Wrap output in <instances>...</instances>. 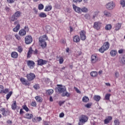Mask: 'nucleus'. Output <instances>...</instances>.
<instances>
[{"mask_svg": "<svg viewBox=\"0 0 125 125\" xmlns=\"http://www.w3.org/2000/svg\"><path fill=\"white\" fill-rule=\"evenodd\" d=\"M116 54H117V51L115 50H112L110 52V55H111L112 56H116Z\"/></svg>", "mask_w": 125, "mask_h": 125, "instance_id": "e433bc0d", "label": "nucleus"}, {"mask_svg": "<svg viewBox=\"0 0 125 125\" xmlns=\"http://www.w3.org/2000/svg\"><path fill=\"white\" fill-rule=\"evenodd\" d=\"M38 8L39 10H42V9H43V5L42 4H40L38 6Z\"/></svg>", "mask_w": 125, "mask_h": 125, "instance_id": "a18cd8bd", "label": "nucleus"}, {"mask_svg": "<svg viewBox=\"0 0 125 125\" xmlns=\"http://www.w3.org/2000/svg\"><path fill=\"white\" fill-rule=\"evenodd\" d=\"M33 117H34L33 114H30V113H26L25 114V117H24V118L25 119H28V120H31V119H32V118H33Z\"/></svg>", "mask_w": 125, "mask_h": 125, "instance_id": "f3484780", "label": "nucleus"}, {"mask_svg": "<svg viewBox=\"0 0 125 125\" xmlns=\"http://www.w3.org/2000/svg\"><path fill=\"white\" fill-rule=\"evenodd\" d=\"M119 77H120V73H119V72H115V77L116 78H119Z\"/></svg>", "mask_w": 125, "mask_h": 125, "instance_id": "bf43d9fd", "label": "nucleus"}, {"mask_svg": "<svg viewBox=\"0 0 125 125\" xmlns=\"http://www.w3.org/2000/svg\"><path fill=\"white\" fill-rule=\"evenodd\" d=\"M33 42V38L32 36L28 35L25 37V43L26 44H30Z\"/></svg>", "mask_w": 125, "mask_h": 125, "instance_id": "423d86ee", "label": "nucleus"}, {"mask_svg": "<svg viewBox=\"0 0 125 125\" xmlns=\"http://www.w3.org/2000/svg\"><path fill=\"white\" fill-rule=\"evenodd\" d=\"M20 12L19 11H17L16 13H15V14H14V15L17 17V18H18V17H20Z\"/></svg>", "mask_w": 125, "mask_h": 125, "instance_id": "58836bf2", "label": "nucleus"}, {"mask_svg": "<svg viewBox=\"0 0 125 125\" xmlns=\"http://www.w3.org/2000/svg\"><path fill=\"white\" fill-rule=\"evenodd\" d=\"M12 95V91H10L8 94L6 95V99L7 100H8L9 98H10V96Z\"/></svg>", "mask_w": 125, "mask_h": 125, "instance_id": "c9c22d12", "label": "nucleus"}, {"mask_svg": "<svg viewBox=\"0 0 125 125\" xmlns=\"http://www.w3.org/2000/svg\"><path fill=\"white\" fill-rule=\"evenodd\" d=\"M84 17L87 20H89V19H90V15H89L88 14H85L84 15Z\"/></svg>", "mask_w": 125, "mask_h": 125, "instance_id": "a19ab883", "label": "nucleus"}, {"mask_svg": "<svg viewBox=\"0 0 125 125\" xmlns=\"http://www.w3.org/2000/svg\"><path fill=\"white\" fill-rule=\"evenodd\" d=\"M39 17H41V18H44L46 17V14L42 12L39 14Z\"/></svg>", "mask_w": 125, "mask_h": 125, "instance_id": "7c9ffc66", "label": "nucleus"}, {"mask_svg": "<svg viewBox=\"0 0 125 125\" xmlns=\"http://www.w3.org/2000/svg\"><path fill=\"white\" fill-rule=\"evenodd\" d=\"M17 107V104H16V101H15L13 104H12V110H15Z\"/></svg>", "mask_w": 125, "mask_h": 125, "instance_id": "b1692460", "label": "nucleus"}, {"mask_svg": "<svg viewBox=\"0 0 125 125\" xmlns=\"http://www.w3.org/2000/svg\"><path fill=\"white\" fill-rule=\"evenodd\" d=\"M24 30H25V32H26H26H29V27L28 26H25Z\"/></svg>", "mask_w": 125, "mask_h": 125, "instance_id": "0e129e2a", "label": "nucleus"}, {"mask_svg": "<svg viewBox=\"0 0 125 125\" xmlns=\"http://www.w3.org/2000/svg\"><path fill=\"white\" fill-rule=\"evenodd\" d=\"M105 6H106V8H107V9H109V8H110V3L108 2V3H107L106 4Z\"/></svg>", "mask_w": 125, "mask_h": 125, "instance_id": "680f3d73", "label": "nucleus"}, {"mask_svg": "<svg viewBox=\"0 0 125 125\" xmlns=\"http://www.w3.org/2000/svg\"><path fill=\"white\" fill-rule=\"evenodd\" d=\"M88 11V9L85 7H83L81 8V12L86 13Z\"/></svg>", "mask_w": 125, "mask_h": 125, "instance_id": "c85d7f7f", "label": "nucleus"}, {"mask_svg": "<svg viewBox=\"0 0 125 125\" xmlns=\"http://www.w3.org/2000/svg\"><path fill=\"white\" fill-rule=\"evenodd\" d=\"M9 90L8 89H5V90H3L2 92V94H6V93H8L9 92Z\"/></svg>", "mask_w": 125, "mask_h": 125, "instance_id": "49530a36", "label": "nucleus"}, {"mask_svg": "<svg viewBox=\"0 0 125 125\" xmlns=\"http://www.w3.org/2000/svg\"><path fill=\"white\" fill-rule=\"evenodd\" d=\"M22 108L26 112H29V108L27 106V105H24L22 106Z\"/></svg>", "mask_w": 125, "mask_h": 125, "instance_id": "ea45409f", "label": "nucleus"}, {"mask_svg": "<svg viewBox=\"0 0 125 125\" xmlns=\"http://www.w3.org/2000/svg\"><path fill=\"white\" fill-rule=\"evenodd\" d=\"M104 14L106 16V17H108L109 16V15L110 14V13L107 12V11H104Z\"/></svg>", "mask_w": 125, "mask_h": 125, "instance_id": "5fc2aeb1", "label": "nucleus"}, {"mask_svg": "<svg viewBox=\"0 0 125 125\" xmlns=\"http://www.w3.org/2000/svg\"><path fill=\"white\" fill-rule=\"evenodd\" d=\"M35 99L37 102H42V98L39 96L35 97Z\"/></svg>", "mask_w": 125, "mask_h": 125, "instance_id": "393cba45", "label": "nucleus"}, {"mask_svg": "<svg viewBox=\"0 0 125 125\" xmlns=\"http://www.w3.org/2000/svg\"><path fill=\"white\" fill-rule=\"evenodd\" d=\"M91 105H92V104H87L85 105V107H86V108H90V107H91Z\"/></svg>", "mask_w": 125, "mask_h": 125, "instance_id": "3c124183", "label": "nucleus"}, {"mask_svg": "<svg viewBox=\"0 0 125 125\" xmlns=\"http://www.w3.org/2000/svg\"><path fill=\"white\" fill-rule=\"evenodd\" d=\"M74 89H75V90H76V92H77V93H81V91L79 90L78 88L74 87Z\"/></svg>", "mask_w": 125, "mask_h": 125, "instance_id": "13d9d810", "label": "nucleus"}, {"mask_svg": "<svg viewBox=\"0 0 125 125\" xmlns=\"http://www.w3.org/2000/svg\"><path fill=\"white\" fill-rule=\"evenodd\" d=\"M115 6H116V4H115L114 2H112L110 3V9H114V8H115Z\"/></svg>", "mask_w": 125, "mask_h": 125, "instance_id": "2f4dec72", "label": "nucleus"}, {"mask_svg": "<svg viewBox=\"0 0 125 125\" xmlns=\"http://www.w3.org/2000/svg\"><path fill=\"white\" fill-rule=\"evenodd\" d=\"M90 75L91 77H97V75H98V73H97V72L96 71H93L91 72Z\"/></svg>", "mask_w": 125, "mask_h": 125, "instance_id": "a878e982", "label": "nucleus"}, {"mask_svg": "<svg viewBox=\"0 0 125 125\" xmlns=\"http://www.w3.org/2000/svg\"><path fill=\"white\" fill-rule=\"evenodd\" d=\"M34 50L32 47H30L28 52L27 53V58H30L31 57V55L33 54Z\"/></svg>", "mask_w": 125, "mask_h": 125, "instance_id": "dca6fc26", "label": "nucleus"}, {"mask_svg": "<svg viewBox=\"0 0 125 125\" xmlns=\"http://www.w3.org/2000/svg\"><path fill=\"white\" fill-rule=\"evenodd\" d=\"M46 31H47V33L50 32L51 31V27L49 25H47L45 27Z\"/></svg>", "mask_w": 125, "mask_h": 125, "instance_id": "473e14b6", "label": "nucleus"}, {"mask_svg": "<svg viewBox=\"0 0 125 125\" xmlns=\"http://www.w3.org/2000/svg\"><path fill=\"white\" fill-rule=\"evenodd\" d=\"M80 41V36H75L73 37V42H79Z\"/></svg>", "mask_w": 125, "mask_h": 125, "instance_id": "a211bd4d", "label": "nucleus"}, {"mask_svg": "<svg viewBox=\"0 0 125 125\" xmlns=\"http://www.w3.org/2000/svg\"><path fill=\"white\" fill-rule=\"evenodd\" d=\"M12 58H17L18 57V53L16 52H13L11 53Z\"/></svg>", "mask_w": 125, "mask_h": 125, "instance_id": "aec40b11", "label": "nucleus"}, {"mask_svg": "<svg viewBox=\"0 0 125 125\" xmlns=\"http://www.w3.org/2000/svg\"><path fill=\"white\" fill-rule=\"evenodd\" d=\"M120 4L122 5V7H125V0H121Z\"/></svg>", "mask_w": 125, "mask_h": 125, "instance_id": "72a5a7b5", "label": "nucleus"}, {"mask_svg": "<svg viewBox=\"0 0 125 125\" xmlns=\"http://www.w3.org/2000/svg\"><path fill=\"white\" fill-rule=\"evenodd\" d=\"M60 64H62L63 62H64V60L63 59V58L61 57L59 60Z\"/></svg>", "mask_w": 125, "mask_h": 125, "instance_id": "864d4df0", "label": "nucleus"}, {"mask_svg": "<svg viewBox=\"0 0 125 125\" xmlns=\"http://www.w3.org/2000/svg\"><path fill=\"white\" fill-rule=\"evenodd\" d=\"M97 60H98V59L97 58L96 56L92 55L91 56L92 63H96V62H97Z\"/></svg>", "mask_w": 125, "mask_h": 125, "instance_id": "2eb2a0df", "label": "nucleus"}, {"mask_svg": "<svg viewBox=\"0 0 125 125\" xmlns=\"http://www.w3.org/2000/svg\"><path fill=\"white\" fill-rule=\"evenodd\" d=\"M17 20V17H16L14 15H13L12 17L11 18V21L13 22Z\"/></svg>", "mask_w": 125, "mask_h": 125, "instance_id": "4c0bfd02", "label": "nucleus"}, {"mask_svg": "<svg viewBox=\"0 0 125 125\" xmlns=\"http://www.w3.org/2000/svg\"><path fill=\"white\" fill-rule=\"evenodd\" d=\"M32 121L33 123H38V117H35L32 119Z\"/></svg>", "mask_w": 125, "mask_h": 125, "instance_id": "de8ad7c7", "label": "nucleus"}, {"mask_svg": "<svg viewBox=\"0 0 125 125\" xmlns=\"http://www.w3.org/2000/svg\"><path fill=\"white\" fill-rule=\"evenodd\" d=\"M20 29V24H18L16 27L13 29L14 32H18L19 30Z\"/></svg>", "mask_w": 125, "mask_h": 125, "instance_id": "cd10ccee", "label": "nucleus"}, {"mask_svg": "<svg viewBox=\"0 0 125 125\" xmlns=\"http://www.w3.org/2000/svg\"><path fill=\"white\" fill-rule=\"evenodd\" d=\"M110 122V117H108V118L105 119L104 120V124L106 125L107 124H108V123Z\"/></svg>", "mask_w": 125, "mask_h": 125, "instance_id": "c03bdc74", "label": "nucleus"}, {"mask_svg": "<svg viewBox=\"0 0 125 125\" xmlns=\"http://www.w3.org/2000/svg\"><path fill=\"white\" fill-rule=\"evenodd\" d=\"M47 92H48V94H49V95H51V94H52V93H53L54 91L52 89H49L47 90Z\"/></svg>", "mask_w": 125, "mask_h": 125, "instance_id": "79ce46f5", "label": "nucleus"}, {"mask_svg": "<svg viewBox=\"0 0 125 125\" xmlns=\"http://www.w3.org/2000/svg\"><path fill=\"white\" fill-rule=\"evenodd\" d=\"M27 64L30 69H33L35 67V62L33 61H28L27 62Z\"/></svg>", "mask_w": 125, "mask_h": 125, "instance_id": "9b49d317", "label": "nucleus"}, {"mask_svg": "<svg viewBox=\"0 0 125 125\" xmlns=\"http://www.w3.org/2000/svg\"><path fill=\"white\" fill-rule=\"evenodd\" d=\"M121 27H122V24L118 23L115 25V30L116 31H119V29H121Z\"/></svg>", "mask_w": 125, "mask_h": 125, "instance_id": "4be33fe9", "label": "nucleus"}, {"mask_svg": "<svg viewBox=\"0 0 125 125\" xmlns=\"http://www.w3.org/2000/svg\"><path fill=\"white\" fill-rule=\"evenodd\" d=\"M109 42H105L104 43V45L99 49V51L101 53H104V51H106L107 49H109Z\"/></svg>", "mask_w": 125, "mask_h": 125, "instance_id": "7ed1b4c3", "label": "nucleus"}, {"mask_svg": "<svg viewBox=\"0 0 125 125\" xmlns=\"http://www.w3.org/2000/svg\"><path fill=\"white\" fill-rule=\"evenodd\" d=\"M80 39L82 41H84L86 39V36H85L86 32L84 30H82L80 32Z\"/></svg>", "mask_w": 125, "mask_h": 125, "instance_id": "6e6552de", "label": "nucleus"}, {"mask_svg": "<svg viewBox=\"0 0 125 125\" xmlns=\"http://www.w3.org/2000/svg\"><path fill=\"white\" fill-rule=\"evenodd\" d=\"M7 1L8 3H13V2H14V0H7Z\"/></svg>", "mask_w": 125, "mask_h": 125, "instance_id": "052dcab7", "label": "nucleus"}, {"mask_svg": "<svg viewBox=\"0 0 125 125\" xmlns=\"http://www.w3.org/2000/svg\"><path fill=\"white\" fill-rule=\"evenodd\" d=\"M73 8L75 12L79 13V14L82 13V8L77 6L76 5H73Z\"/></svg>", "mask_w": 125, "mask_h": 125, "instance_id": "1a4fd4ad", "label": "nucleus"}, {"mask_svg": "<svg viewBox=\"0 0 125 125\" xmlns=\"http://www.w3.org/2000/svg\"><path fill=\"white\" fill-rule=\"evenodd\" d=\"M57 86L55 89L56 91H58V93L61 94V93H64V92H66V87L62 85H57Z\"/></svg>", "mask_w": 125, "mask_h": 125, "instance_id": "20e7f679", "label": "nucleus"}, {"mask_svg": "<svg viewBox=\"0 0 125 125\" xmlns=\"http://www.w3.org/2000/svg\"><path fill=\"white\" fill-rule=\"evenodd\" d=\"M89 101V99L88 98V97L86 96H84L83 98L82 101L85 103L88 102Z\"/></svg>", "mask_w": 125, "mask_h": 125, "instance_id": "5701e85b", "label": "nucleus"}, {"mask_svg": "<svg viewBox=\"0 0 125 125\" xmlns=\"http://www.w3.org/2000/svg\"><path fill=\"white\" fill-rule=\"evenodd\" d=\"M64 117V113L62 112L60 114V118H63Z\"/></svg>", "mask_w": 125, "mask_h": 125, "instance_id": "69168bd1", "label": "nucleus"}, {"mask_svg": "<svg viewBox=\"0 0 125 125\" xmlns=\"http://www.w3.org/2000/svg\"><path fill=\"white\" fill-rule=\"evenodd\" d=\"M62 97L65 96H66V97H70L71 96V94L66 91L63 94H62Z\"/></svg>", "mask_w": 125, "mask_h": 125, "instance_id": "412c9836", "label": "nucleus"}, {"mask_svg": "<svg viewBox=\"0 0 125 125\" xmlns=\"http://www.w3.org/2000/svg\"><path fill=\"white\" fill-rule=\"evenodd\" d=\"M94 100H95V101H99V100H100V99H101V97H100V96H98V95H95L94 96Z\"/></svg>", "mask_w": 125, "mask_h": 125, "instance_id": "bb28decb", "label": "nucleus"}, {"mask_svg": "<svg viewBox=\"0 0 125 125\" xmlns=\"http://www.w3.org/2000/svg\"><path fill=\"white\" fill-rule=\"evenodd\" d=\"M110 99V94H106L105 96V100H109Z\"/></svg>", "mask_w": 125, "mask_h": 125, "instance_id": "37998d69", "label": "nucleus"}, {"mask_svg": "<svg viewBox=\"0 0 125 125\" xmlns=\"http://www.w3.org/2000/svg\"><path fill=\"white\" fill-rule=\"evenodd\" d=\"M101 22L99 21L95 22L94 23L93 27L94 29H96V30H99L101 27Z\"/></svg>", "mask_w": 125, "mask_h": 125, "instance_id": "9d476101", "label": "nucleus"}, {"mask_svg": "<svg viewBox=\"0 0 125 125\" xmlns=\"http://www.w3.org/2000/svg\"><path fill=\"white\" fill-rule=\"evenodd\" d=\"M19 35L21 37L23 36H26V31L24 30V29H21L19 31Z\"/></svg>", "mask_w": 125, "mask_h": 125, "instance_id": "6ab92c4d", "label": "nucleus"}, {"mask_svg": "<svg viewBox=\"0 0 125 125\" xmlns=\"http://www.w3.org/2000/svg\"><path fill=\"white\" fill-rule=\"evenodd\" d=\"M0 112H2V115L4 117H6L7 116H9L10 114V111L9 110H6L5 108H1L0 109Z\"/></svg>", "mask_w": 125, "mask_h": 125, "instance_id": "0eeeda50", "label": "nucleus"}, {"mask_svg": "<svg viewBox=\"0 0 125 125\" xmlns=\"http://www.w3.org/2000/svg\"><path fill=\"white\" fill-rule=\"evenodd\" d=\"M38 65H40V66H42V65H45L47 63V61L45 60H43L42 59H39L37 61Z\"/></svg>", "mask_w": 125, "mask_h": 125, "instance_id": "f8f14e48", "label": "nucleus"}, {"mask_svg": "<svg viewBox=\"0 0 125 125\" xmlns=\"http://www.w3.org/2000/svg\"><path fill=\"white\" fill-rule=\"evenodd\" d=\"M114 125H120V121L118 119H116L114 120Z\"/></svg>", "mask_w": 125, "mask_h": 125, "instance_id": "f704fd0d", "label": "nucleus"}, {"mask_svg": "<svg viewBox=\"0 0 125 125\" xmlns=\"http://www.w3.org/2000/svg\"><path fill=\"white\" fill-rule=\"evenodd\" d=\"M15 37L17 40H21V38H20V37L18 36V35H16Z\"/></svg>", "mask_w": 125, "mask_h": 125, "instance_id": "774afa93", "label": "nucleus"}, {"mask_svg": "<svg viewBox=\"0 0 125 125\" xmlns=\"http://www.w3.org/2000/svg\"><path fill=\"white\" fill-rule=\"evenodd\" d=\"M24 114V111H23V109L21 108L20 111V114L23 115Z\"/></svg>", "mask_w": 125, "mask_h": 125, "instance_id": "e2e57ef3", "label": "nucleus"}, {"mask_svg": "<svg viewBox=\"0 0 125 125\" xmlns=\"http://www.w3.org/2000/svg\"><path fill=\"white\" fill-rule=\"evenodd\" d=\"M73 1L77 3V2H82L83 0H73Z\"/></svg>", "mask_w": 125, "mask_h": 125, "instance_id": "4d7b16f0", "label": "nucleus"}, {"mask_svg": "<svg viewBox=\"0 0 125 125\" xmlns=\"http://www.w3.org/2000/svg\"><path fill=\"white\" fill-rule=\"evenodd\" d=\"M105 29L106 30V31H109V30H110V24L106 25L105 26Z\"/></svg>", "mask_w": 125, "mask_h": 125, "instance_id": "603ef678", "label": "nucleus"}, {"mask_svg": "<svg viewBox=\"0 0 125 125\" xmlns=\"http://www.w3.org/2000/svg\"><path fill=\"white\" fill-rule=\"evenodd\" d=\"M4 89V88L3 87V86L0 85V93H2V91Z\"/></svg>", "mask_w": 125, "mask_h": 125, "instance_id": "09e8293b", "label": "nucleus"}, {"mask_svg": "<svg viewBox=\"0 0 125 125\" xmlns=\"http://www.w3.org/2000/svg\"><path fill=\"white\" fill-rule=\"evenodd\" d=\"M38 50L36 49L35 51L33 50V54H38Z\"/></svg>", "mask_w": 125, "mask_h": 125, "instance_id": "338daca9", "label": "nucleus"}, {"mask_svg": "<svg viewBox=\"0 0 125 125\" xmlns=\"http://www.w3.org/2000/svg\"><path fill=\"white\" fill-rule=\"evenodd\" d=\"M26 78L29 82H31V81H34V80H35L36 78V75L34 73H30L26 75Z\"/></svg>", "mask_w": 125, "mask_h": 125, "instance_id": "39448f33", "label": "nucleus"}, {"mask_svg": "<svg viewBox=\"0 0 125 125\" xmlns=\"http://www.w3.org/2000/svg\"><path fill=\"white\" fill-rule=\"evenodd\" d=\"M51 9H52V6H46L44 9V11H50Z\"/></svg>", "mask_w": 125, "mask_h": 125, "instance_id": "c756f323", "label": "nucleus"}, {"mask_svg": "<svg viewBox=\"0 0 125 125\" xmlns=\"http://www.w3.org/2000/svg\"><path fill=\"white\" fill-rule=\"evenodd\" d=\"M119 61L122 65H125V55H123L122 57L119 59Z\"/></svg>", "mask_w": 125, "mask_h": 125, "instance_id": "ddd939ff", "label": "nucleus"}, {"mask_svg": "<svg viewBox=\"0 0 125 125\" xmlns=\"http://www.w3.org/2000/svg\"><path fill=\"white\" fill-rule=\"evenodd\" d=\"M88 120L87 116L84 115H82L79 117V122L78 123L79 125H83L84 123H86V121Z\"/></svg>", "mask_w": 125, "mask_h": 125, "instance_id": "f03ea898", "label": "nucleus"}, {"mask_svg": "<svg viewBox=\"0 0 125 125\" xmlns=\"http://www.w3.org/2000/svg\"><path fill=\"white\" fill-rule=\"evenodd\" d=\"M31 106H33V107H36V106H37V103L35 101L32 102Z\"/></svg>", "mask_w": 125, "mask_h": 125, "instance_id": "8fccbe9b", "label": "nucleus"}, {"mask_svg": "<svg viewBox=\"0 0 125 125\" xmlns=\"http://www.w3.org/2000/svg\"><path fill=\"white\" fill-rule=\"evenodd\" d=\"M18 51L19 52H22V51H23V49H22V47L21 46H19L18 47Z\"/></svg>", "mask_w": 125, "mask_h": 125, "instance_id": "6e6d98bb", "label": "nucleus"}, {"mask_svg": "<svg viewBox=\"0 0 125 125\" xmlns=\"http://www.w3.org/2000/svg\"><path fill=\"white\" fill-rule=\"evenodd\" d=\"M21 82L22 84H24V85H29V83H28V81L25 79V78H21L20 79Z\"/></svg>", "mask_w": 125, "mask_h": 125, "instance_id": "4468645a", "label": "nucleus"}, {"mask_svg": "<svg viewBox=\"0 0 125 125\" xmlns=\"http://www.w3.org/2000/svg\"><path fill=\"white\" fill-rule=\"evenodd\" d=\"M47 40H48V37H47L46 35H44L39 38L40 45H41L42 48H45L46 47V42H45V41H47Z\"/></svg>", "mask_w": 125, "mask_h": 125, "instance_id": "f257e3e1", "label": "nucleus"}]
</instances>
